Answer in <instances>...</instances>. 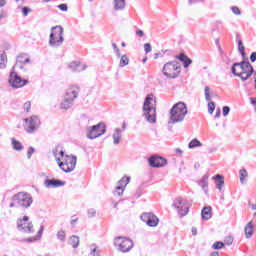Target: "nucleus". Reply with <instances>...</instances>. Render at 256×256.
<instances>
[{"instance_id": "1", "label": "nucleus", "mask_w": 256, "mask_h": 256, "mask_svg": "<svg viewBox=\"0 0 256 256\" xmlns=\"http://www.w3.org/2000/svg\"><path fill=\"white\" fill-rule=\"evenodd\" d=\"M187 105L184 102H178L170 109L169 125H175V123H183L185 117H187Z\"/></svg>"}, {"instance_id": "2", "label": "nucleus", "mask_w": 256, "mask_h": 256, "mask_svg": "<svg viewBox=\"0 0 256 256\" xmlns=\"http://www.w3.org/2000/svg\"><path fill=\"white\" fill-rule=\"evenodd\" d=\"M155 96L148 94L143 105V117L148 123H157V109L155 108Z\"/></svg>"}, {"instance_id": "3", "label": "nucleus", "mask_w": 256, "mask_h": 256, "mask_svg": "<svg viewBox=\"0 0 256 256\" xmlns=\"http://www.w3.org/2000/svg\"><path fill=\"white\" fill-rule=\"evenodd\" d=\"M33 205V197L31 194L25 192H19L12 197V202L10 203V209L13 207L21 209H29Z\"/></svg>"}, {"instance_id": "4", "label": "nucleus", "mask_w": 256, "mask_h": 256, "mask_svg": "<svg viewBox=\"0 0 256 256\" xmlns=\"http://www.w3.org/2000/svg\"><path fill=\"white\" fill-rule=\"evenodd\" d=\"M59 148H56L53 151V155L58 163V166L64 173H71V171H75V167H77V156H69L65 155L63 160L61 161L60 157H57V152Z\"/></svg>"}, {"instance_id": "5", "label": "nucleus", "mask_w": 256, "mask_h": 256, "mask_svg": "<svg viewBox=\"0 0 256 256\" xmlns=\"http://www.w3.org/2000/svg\"><path fill=\"white\" fill-rule=\"evenodd\" d=\"M63 41H65V38H63V28L61 26H53L49 37L50 47L57 49V47L63 45Z\"/></svg>"}, {"instance_id": "6", "label": "nucleus", "mask_w": 256, "mask_h": 256, "mask_svg": "<svg viewBox=\"0 0 256 256\" xmlns=\"http://www.w3.org/2000/svg\"><path fill=\"white\" fill-rule=\"evenodd\" d=\"M179 73H181V66L177 61L167 62L163 67V75L168 79H177Z\"/></svg>"}, {"instance_id": "7", "label": "nucleus", "mask_w": 256, "mask_h": 256, "mask_svg": "<svg viewBox=\"0 0 256 256\" xmlns=\"http://www.w3.org/2000/svg\"><path fill=\"white\" fill-rule=\"evenodd\" d=\"M114 246L117 247L118 251L121 253H129L133 249V240L125 237H116L114 239Z\"/></svg>"}, {"instance_id": "8", "label": "nucleus", "mask_w": 256, "mask_h": 256, "mask_svg": "<svg viewBox=\"0 0 256 256\" xmlns=\"http://www.w3.org/2000/svg\"><path fill=\"white\" fill-rule=\"evenodd\" d=\"M105 133H107L105 124L98 123L88 128L86 137L88 139H97V137H101V135H105Z\"/></svg>"}, {"instance_id": "9", "label": "nucleus", "mask_w": 256, "mask_h": 256, "mask_svg": "<svg viewBox=\"0 0 256 256\" xmlns=\"http://www.w3.org/2000/svg\"><path fill=\"white\" fill-rule=\"evenodd\" d=\"M28 83L29 81L21 78V76L15 72V67H13L9 76V84L11 87H13V89H20V87H25Z\"/></svg>"}, {"instance_id": "10", "label": "nucleus", "mask_w": 256, "mask_h": 256, "mask_svg": "<svg viewBox=\"0 0 256 256\" xmlns=\"http://www.w3.org/2000/svg\"><path fill=\"white\" fill-rule=\"evenodd\" d=\"M24 122V129L26 133H35L37 129H39V125H41V120L36 115H33L30 118H25Z\"/></svg>"}, {"instance_id": "11", "label": "nucleus", "mask_w": 256, "mask_h": 256, "mask_svg": "<svg viewBox=\"0 0 256 256\" xmlns=\"http://www.w3.org/2000/svg\"><path fill=\"white\" fill-rule=\"evenodd\" d=\"M173 207L177 209L180 217H185V215L189 213V204H187V200L183 199L182 197H178L174 200Z\"/></svg>"}, {"instance_id": "12", "label": "nucleus", "mask_w": 256, "mask_h": 256, "mask_svg": "<svg viewBox=\"0 0 256 256\" xmlns=\"http://www.w3.org/2000/svg\"><path fill=\"white\" fill-rule=\"evenodd\" d=\"M17 228L23 233H35L33 223L29 222L28 216H24L23 219L17 220Z\"/></svg>"}, {"instance_id": "13", "label": "nucleus", "mask_w": 256, "mask_h": 256, "mask_svg": "<svg viewBox=\"0 0 256 256\" xmlns=\"http://www.w3.org/2000/svg\"><path fill=\"white\" fill-rule=\"evenodd\" d=\"M231 71L233 75H237V71L253 73V66L248 61L236 62L232 65Z\"/></svg>"}, {"instance_id": "14", "label": "nucleus", "mask_w": 256, "mask_h": 256, "mask_svg": "<svg viewBox=\"0 0 256 256\" xmlns=\"http://www.w3.org/2000/svg\"><path fill=\"white\" fill-rule=\"evenodd\" d=\"M141 221L146 223L148 227H157L159 225V218L153 212H145L140 216Z\"/></svg>"}, {"instance_id": "15", "label": "nucleus", "mask_w": 256, "mask_h": 256, "mask_svg": "<svg viewBox=\"0 0 256 256\" xmlns=\"http://www.w3.org/2000/svg\"><path fill=\"white\" fill-rule=\"evenodd\" d=\"M148 163L150 167L154 168L165 167L167 165V159L161 156H152L148 159Z\"/></svg>"}, {"instance_id": "16", "label": "nucleus", "mask_w": 256, "mask_h": 256, "mask_svg": "<svg viewBox=\"0 0 256 256\" xmlns=\"http://www.w3.org/2000/svg\"><path fill=\"white\" fill-rule=\"evenodd\" d=\"M65 185L64 181H61L59 179H46L44 181V187L46 189H57V187H63Z\"/></svg>"}, {"instance_id": "17", "label": "nucleus", "mask_w": 256, "mask_h": 256, "mask_svg": "<svg viewBox=\"0 0 256 256\" xmlns=\"http://www.w3.org/2000/svg\"><path fill=\"white\" fill-rule=\"evenodd\" d=\"M70 93H74V95H76L77 92L69 91V93L65 94L64 100L60 104V108L65 111H67V109H71V107H73V102L75 101L73 98L69 97Z\"/></svg>"}, {"instance_id": "18", "label": "nucleus", "mask_w": 256, "mask_h": 256, "mask_svg": "<svg viewBox=\"0 0 256 256\" xmlns=\"http://www.w3.org/2000/svg\"><path fill=\"white\" fill-rule=\"evenodd\" d=\"M68 67L73 73H81V71L87 69V65L82 64L81 62H71Z\"/></svg>"}, {"instance_id": "19", "label": "nucleus", "mask_w": 256, "mask_h": 256, "mask_svg": "<svg viewBox=\"0 0 256 256\" xmlns=\"http://www.w3.org/2000/svg\"><path fill=\"white\" fill-rule=\"evenodd\" d=\"M212 179L215 181L216 189L223 191V187L225 185V177L221 174H217Z\"/></svg>"}, {"instance_id": "20", "label": "nucleus", "mask_w": 256, "mask_h": 256, "mask_svg": "<svg viewBox=\"0 0 256 256\" xmlns=\"http://www.w3.org/2000/svg\"><path fill=\"white\" fill-rule=\"evenodd\" d=\"M112 5H113V10L114 11H125V7H127V1H125V0H113Z\"/></svg>"}, {"instance_id": "21", "label": "nucleus", "mask_w": 256, "mask_h": 256, "mask_svg": "<svg viewBox=\"0 0 256 256\" xmlns=\"http://www.w3.org/2000/svg\"><path fill=\"white\" fill-rule=\"evenodd\" d=\"M122 137L123 131H121V128H115L114 133L112 134L114 145H119V143H121Z\"/></svg>"}, {"instance_id": "22", "label": "nucleus", "mask_w": 256, "mask_h": 256, "mask_svg": "<svg viewBox=\"0 0 256 256\" xmlns=\"http://www.w3.org/2000/svg\"><path fill=\"white\" fill-rule=\"evenodd\" d=\"M176 59H179L184 65V68L187 69L191 63H193V60H191L185 53H180L179 55L176 56Z\"/></svg>"}, {"instance_id": "23", "label": "nucleus", "mask_w": 256, "mask_h": 256, "mask_svg": "<svg viewBox=\"0 0 256 256\" xmlns=\"http://www.w3.org/2000/svg\"><path fill=\"white\" fill-rule=\"evenodd\" d=\"M69 91H73L74 93H70L68 96L70 99H72V101H75L77 99V97H79V87L78 86H70L67 90L65 95H67L69 93ZM76 93V94H75Z\"/></svg>"}, {"instance_id": "24", "label": "nucleus", "mask_w": 256, "mask_h": 256, "mask_svg": "<svg viewBox=\"0 0 256 256\" xmlns=\"http://www.w3.org/2000/svg\"><path fill=\"white\" fill-rule=\"evenodd\" d=\"M201 215H202V219L204 221H209V219H211V217H213L211 206L204 207L202 209Z\"/></svg>"}, {"instance_id": "25", "label": "nucleus", "mask_w": 256, "mask_h": 256, "mask_svg": "<svg viewBox=\"0 0 256 256\" xmlns=\"http://www.w3.org/2000/svg\"><path fill=\"white\" fill-rule=\"evenodd\" d=\"M254 229H255V226H253V221L248 222L244 228L246 239H251V237H253Z\"/></svg>"}, {"instance_id": "26", "label": "nucleus", "mask_w": 256, "mask_h": 256, "mask_svg": "<svg viewBox=\"0 0 256 256\" xmlns=\"http://www.w3.org/2000/svg\"><path fill=\"white\" fill-rule=\"evenodd\" d=\"M90 256H101V250L99 249V246L97 244H91L90 245Z\"/></svg>"}, {"instance_id": "27", "label": "nucleus", "mask_w": 256, "mask_h": 256, "mask_svg": "<svg viewBox=\"0 0 256 256\" xmlns=\"http://www.w3.org/2000/svg\"><path fill=\"white\" fill-rule=\"evenodd\" d=\"M236 77H240L243 81H247L249 77L253 75V72H243V71H236V74H234Z\"/></svg>"}, {"instance_id": "28", "label": "nucleus", "mask_w": 256, "mask_h": 256, "mask_svg": "<svg viewBox=\"0 0 256 256\" xmlns=\"http://www.w3.org/2000/svg\"><path fill=\"white\" fill-rule=\"evenodd\" d=\"M239 175L241 185H245V180L249 177V172H247V169L242 168L239 170Z\"/></svg>"}, {"instance_id": "29", "label": "nucleus", "mask_w": 256, "mask_h": 256, "mask_svg": "<svg viewBox=\"0 0 256 256\" xmlns=\"http://www.w3.org/2000/svg\"><path fill=\"white\" fill-rule=\"evenodd\" d=\"M11 143L14 151H23V144H21L17 139L12 138Z\"/></svg>"}, {"instance_id": "30", "label": "nucleus", "mask_w": 256, "mask_h": 256, "mask_svg": "<svg viewBox=\"0 0 256 256\" xmlns=\"http://www.w3.org/2000/svg\"><path fill=\"white\" fill-rule=\"evenodd\" d=\"M19 63L23 65H27V63H31V59L29 57L25 58V54H22V55H19L16 59V65H19Z\"/></svg>"}, {"instance_id": "31", "label": "nucleus", "mask_w": 256, "mask_h": 256, "mask_svg": "<svg viewBox=\"0 0 256 256\" xmlns=\"http://www.w3.org/2000/svg\"><path fill=\"white\" fill-rule=\"evenodd\" d=\"M200 187H202L203 190L207 191V187H209V176L205 175L199 182Z\"/></svg>"}, {"instance_id": "32", "label": "nucleus", "mask_w": 256, "mask_h": 256, "mask_svg": "<svg viewBox=\"0 0 256 256\" xmlns=\"http://www.w3.org/2000/svg\"><path fill=\"white\" fill-rule=\"evenodd\" d=\"M45 229V226H40V230L38 231V234L36 237L34 238H28L25 241H27V243H33V241H37V239H41V236L43 235V231Z\"/></svg>"}, {"instance_id": "33", "label": "nucleus", "mask_w": 256, "mask_h": 256, "mask_svg": "<svg viewBox=\"0 0 256 256\" xmlns=\"http://www.w3.org/2000/svg\"><path fill=\"white\" fill-rule=\"evenodd\" d=\"M69 245H71L73 249H77V247H79V236H71L69 240Z\"/></svg>"}, {"instance_id": "34", "label": "nucleus", "mask_w": 256, "mask_h": 256, "mask_svg": "<svg viewBox=\"0 0 256 256\" xmlns=\"http://www.w3.org/2000/svg\"><path fill=\"white\" fill-rule=\"evenodd\" d=\"M189 149H195V147H203V143L199 141L197 138H194L190 143L188 144Z\"/></svg>"}, {"instance_id": "35", "label": "nucleus", "mask_w": 256, "mask_h": 256, "mask_svg": "<svg viewBox=\"0 0 256 256\" xmlns=\"http://www.w3.org/2000/svg\"><path fill=\"white\" fill-rule=\"evenodd\" d=\"M129 181H131V178L130 177H122L119 181H118V184L119 186L118 187H123L124 189L127 187V185H129Z\"/></svg>"}, {"instance_id": "36", "label": "nucleus", "mask_w": 256, "mask_h": 256, "mask_svg": "<svg viewBox=\"0 0 256 256\" xmlns=\"http://www.w3.org/2000/svg\"><path fill=\"white\" fill-rule=\"evenodd\" d=\"M120 67H127L129 65V57L127 55H122L120 58Z\"/></svg>"}, {"instance_id": "37", "label": "nucleus", "mask_w": 256, "mask_h": 256, "mask_svg": "<svg viewBox=\"0 0 256 256\" xmlns=\"http://www.w3.org/2000/svg\"><path fill=\"white\" fill-rule=\"evenodd\" d=\"M238 51L242 55V57H245V46H243V41L238 40Z\"/></svg>"}, {"instance_id": "38", "label": "nucleus", "mask_w": 256, "mask_h": 256, "mask_svg": "<svg viewBox=\"0 0 256 256\" xmlns=\"http://www.w3.org/2000/svg\"><path fill=\"white\" fill-rule=\"evenodd\" d=\"M204 95H205L206 101H211V88L209 86H206L204 88Z\"/></svg>"}, {"instance_id": "39", "label": "nucleus", "mask_w": 256, "mask_h": 256, "mask_svg": "<svg viewBox=\"0 0 256 256\" xmlns=\"http://www.w3.org/2000/svg\"><path fill=\"white\" fill-rule=\"evenodd\" d=\"M225 247V243L222 241H217L212 245V249L219 250Z\"/></svg>"}, {"instance_id": "40", "label": "nucleus", "mask_w": 256, "mask_h": 256, "mask_svg": "<svg viewBox=\"0 0 256 256\" xmlns=\"http://www.w3.org/2000/svg\"><path fill=\"white\" fill-rule=\"evenodd\" d=\"M124 192L125 188H123V186H117L114 195H118V197H121V195H123Z\"/></svg>"}, {"instance_id": "41", "label": "nucleus", "mask_w": 256, "mask_h": 256, "mask_svg": "<svg viewBox=\"0 0 256 256\" xmlns=\"http://www.w3.org/2000/svg\"><path fill=\"white\" fill-rule=\"evenodd\" d=\"M0 60V65H5V63H7V54L5 53V51L0 52Z\"/></svg>"}, {"instance_id": "42", "label": "nucleus", "mask_w": 256, "mask_h": 256, "mask_svg": "<svg viewBox=\"0 0 256 256\" xmlns=\"http://www.w3.org/2000/svg\"><path fill=\"white\" fill-rule=\"evenodd\" d=\"M57 238L59 239V241H65L66 239V235H65V231L60 230L57 232Z\"/></svg>"}, {"instance_id": "43", "label": "nucleus", "mask_w": 256, "mask_h": 256, "mask_svg": "<svg viewBox=\"0 0 256 256\" xmlns=\"http://www.w3.org/2000/svg\"><path fill=\"white\" fill-rule=\"evenodd\" d=\"M221 59L223 61V63H225V65H227L229 67V65H231V63H233V60H231V58H229V56H221Z\"/></svg>"}, {"instance_id": "44", "label": "nucleus", "mask_w": 256, "mask_h": 256, "mask_svg": "<svg viewBox=\"0 0 256 256\" xmlns=\"http://www.w3.org/2000/svg\"><path fill=\"white\" fill-rule=\"evenodd\" d=\"M224 245H227L228 247L233 245V237L231 236L226 237L224 240Z\"/></svg>"}, {"instance_id": "45", "label": "nucleus", "mask_w": 256, "mask_h": 256, "mask_svg": "<svg viewBox=\"0 0 256 256\" xmlns=\"http://www.w3.org/2000/svg\"><path fill=\"white\" fill-rule=\"evenodd\" d=\"M213 111H215V102L208 103V113L212 115Z\"/></svg>"}, {"instance_id": "46", "label": "nucleus", "mask_w": 256, "mask_h": 256, "mask_svg": "<svg viewBox=\"0 0 256 256\" xmlns=\"http://www.w3.org/2000/svg\"><path fill=\"white\" fill-rule=\"evenodd\" d=\"M33 153H35V148H33V146H30L28 148L27 159H31V157H33Z\"/></svg>"}, {"instance_id": "47", "label": "nucleus", "mask_w": 256, "mask_h": 256, "mask_svg": "<svg viewBox=\"0 0 256 256\" xmlns=\"http://www.w3.org/2000/svg\"><path fill=\"white\" fill-rule=\"evenodd\" d=\"M230 111H231V108H230L229 106H224V107L222 108L223 116H224V117H227V115H229Z\"/></svg>"}, {"instance_id": "48", "label": "nucleus", "mask_w": 256, "mask_h": 256, "mask_svg": "<svg viewBox=\"0 0 256 256\" xmlns=\"http://www.w3.org/2000/svg\"><path fill=\"white\" fill-rule=\"evenodd\" d=\"M88 217H95L97 215V211L94 208L88 209Z\"/></svg>"}, {"instance_id": "49", "label": "nucleus", "mask_w": 256, "mask_h": 256, "mask_svg": "<svg viewBox=\"0 0 256 256\" xmlns=\"http://www.w3.org/2000/svg\"><path fill=\"white\" fill-rule=\"evenodd\" d=\"M22 13L24 17H27V15H29V13H31V8L29 7H23L22 8Z\"/></svg>"}, {"instance_id": "50", "label": "nucleus", "mask_w": 256, "mask_h": 256, "mask_svg": "<svg viewBox=\"0 0 256 256\" xmlns=\"http://www.w3.org/2000/svg\"><path fill=\"white\" fill-rule=\"evenodd\" d=\"M231 10H232V13H234V15H241V10L239 9V7L233 6Z\"/></svg>"}, {"instance_id": "51", "label": "nucleus", "mask_w": 256, "mask_h": 256, "mask_svg": "<svg viewBox=\"0 0 256 256\" xmlns=\"http://www.w3.org/2000/svg\"><path fill=\"white\" fill-rule=\"evenodd\" d=\"M24 110L26 111V113H29L31 111V102L30 101H27L24 104Z\"/></svg>"}, {"instance_id": "52", "label": "nucleus", "mask_w": 256, "mask_h": 256, "mask_svg": "<svg viewBox=\"0 0 256 256\" xmlns=\"http://www.w3.org/2000/svg\"><path fill=\"white\" fill-rule=\"evenodd\" d=\"M144 51H145V53H151V44L150 43L144 44Z\"/></svg>"}, {"instance_id": "53", "label": "nucleus", "mask_w": 256, "mask_h": 256, "mask_svg": "<svg viewBox=\"0 0 256 256\" xmlns=\"http://www.w3.org/2000/svg\"><path fill=\"white\" fill-rule=\"evenodd\" d=\"M56 149H58V151H57V157H59V155H61L62 161H63V159H65V151L60 150L59 147H56Z\"/></svg>"}, {"instance_id": "54", "label": "nucleus", "mask_w": 256, "mask_h": 256, "mask_svg": "<svg viewBox=\"0 0 256 256\" xmlns=\"http://www.w3.org/2000/svg\"><path fill=\"white\" fill-rule=\"evenodd\" d=\"M58 9H60V11H68L69 7L67 4H59Z\"/></svg>"}, {"instance_id": "55", "label": "nucleus", "mask_w": 256, "mask_h": 256, "mask_svg": "<svg viewBox=\"0 0 256 256\" xmlns=\"http://www.w3.org/2000/svg\"><path fill=\"white\" fill-rule=\"evenodd\" d=\"M250 60L252 61V63L256 62V52H252L250 55Z\"/></svg>"}, {"instance_id": "56", "label": "nucleus", "mask_w": 256, "mask_h": 256, "mask_svg": "<svg viewBox=\"0 0 256 256\" xmlns=\"http://www.w3.org/2000/svg\"><path fill=\"white\" fill-rule=\"evenodd\" d=\"M136 35H138V37H143L145 33L143 32V30H137Z\"/></svg>"}, {"instance_id": "57", "label": "nucleus", "mask_w": 256, "mask_h": 256, "mask_svg": "<svg viewBox=\"0 0 256 256\" xmlns=\"http://www.w3.org/2000/svg\"><path fill=\"white\" fill-rule=\"evenodd\" d=\"M116 57H121V50H119V48H117L116 50H114Z\"/></svg>"}, {"instance_id": "58", "label": "nucleus", "mask_w": 256, "mask_h": 256, "mask_svg": "<svg viewBox=\"0 0 256 256\" xmlns=\"http://www.w3.org/2000/svg\"><path fill=\"white\" fill-rule=\"evenodd\" d=\"M5 5H7V1L0 0V7H5Z\"/></svg>"}, {"instance_id": "59", "label": "nucleus", "mask_w": 256, "mask_h": 256, "mask_svg": "<svg viewBox=\"0 0 256 256\" xmlns=\"http://www.w3.org/2000/svg\"><path fill=\"white\" fill-rule=\"evenodd\" d=\"M176 153H178L179 155H183V150L180 148H176L175 149Z\"/></svg>"}, {"instance_id": "60", "label": "nucleus", "mask_w": 256, "mask_h": 256, "mask_svg": "<svg viewBox=\"0 0 256 256\" xmlns=\"http://www.w3.org/2000/svg\"><path fill=\"white\" fill-rule=\"evenodd\" d=\"M192 235L194 236L197 235V228L195 227L192 228Z\"/></svg>"}, {"instance_id": "61", "label": "nucleus", "mask_w": 256, "mask_h": 256, "mask_svg": "<svg viewBox=\"0 0 256 256\" xmlns=\"http://www.w3.org/2000/svg\"><path fill=\"white\" fill-rule=\"evenodd\" d=\"M127 129V123L123 122L122 123V130L125 131Z\"/></svg>"}, {"instance_id": "62", "label": "nucleus", "mask_w": 256, "mask_h": 256, "mask_svg": "<svg viewBox=\"0 0 256 256\" xmlns=\"http://www.w3.org/2000/svg\"><path fill=\"white\" fill-rule=\"evenodd\" d=\"M193 3H197V0H188V5H193Z\"/></svg>"}, {"instance_id": "63", "label": "nucleus", "mask_w": 256, "mask_h": 256, "mask_svg": "<svg viewBox=\"0 0 256 256\" xmlns=\"http://www.w3.org/2000/svg\"><path fill=\"white\" fill-rule=\"evenodd\" d=\"M215 117H221V110L216 111Z\"/></svg>"}, {"instance_id": "64", "label": "nucleus", "mask_w": 256, "mask_h": 256, "mask_svg": "<svg viewBox=\"0 0 256 256\" xmlns=\"http://www.w3.org/2000/svg\"><path fill=\"white\" fill-rule=\"evenodd\" d=\"M210 256H219V252L214 251V252H212V253L210 254Z\"/></svg>"}]
</instances>
